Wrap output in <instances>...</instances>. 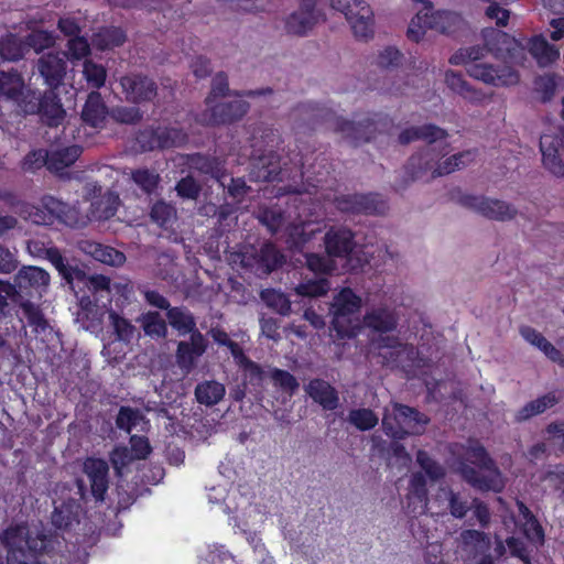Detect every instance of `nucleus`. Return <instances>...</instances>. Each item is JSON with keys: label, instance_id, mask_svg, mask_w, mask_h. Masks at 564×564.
Masks as SVG:
<instances>
[{"label": "nucleus", "instance_id": "nucleus-1", "mask_svg": "<svg viewBox=\"0 0 564 564\" xmlns=\"http://www.w3.org/2000/svg\"><path fill=\"white\" fill-rule=\"evenodd\" d=\"M296 110L307 116L313 127L326 124L328 129L343 134L354 147L370 142L378 132L387 131L392 120L383 113H371L362 120H347L324 105L317 102H304L297 106Z\"/></svg>", "mask_w": 564, "mask_h": 564}, {"label": "nucleus", "instance_id": "nucleus-2", "mask_svg": "<svg viewBox=\"0 0 564 564\" xmlns=\"http://www.w3.org/2000/svg\"><path fill=\"white\" fill-rule=\"evenodd\" d=\"M464 459L458 462L457 470L468 485L482 492L502 491V474L479 441L470 440L464 449Z\"/></svg>", "mask_w": 564, "mask_h": 564}, {"label": "nucleus", "instance_id": "nucleus-3", "mask_svg": "<svg viewBox=\"0 0 564 564\" xmlns=\"http://www.w3.org/2000/svg\"><path fill=\"white\" fill-rule=\"evenodd\" d=\"M487 47L474 45L456 51L451 57L452 65L467 64V74L485 84L492 86H510L519 82V74L509 66L495 67L491 64L479 63L487 53Z\"/></svg>", "mask_w": 564, "mask_h": 564}, {"label": "nucleus", "instance_id": "nucleus-4", "mask_svg": "<svg viewBox=\"0 0 564 564\" xmlns=\"http://www.w3.org/2000/svg\"><path fill=\"white\" fill-rule=\"evenodd\" d=\"M449 152V144L436 151L435 147H426L422 151L410 156L405 170L412 181L420 178L423 173L431 171L432 177H438L453 173L466 165V160H471V151L456 153L440 163V160Z\"/></svg>", "mask_w": 564, "mask_h": 564}, {"label": "nucleus", "instance_id": "nucleus-5", "mask_svg": "<svg viewBox=\"0 0 564 564\" xmlns=\"http://www.w3.org/2000/svg\"><path fill=\"white\" fill-rule=\"evenodd\" d=\"M361 307V299L350 289L344 288L329 307L332 315L330 326L339 339H350L358 335L359 326L355 315Z\"/></svg>", "mask_w": 564, "mask_h": 564}, {"label": "nucleus", "instance_id": "nucleus-6", "mask_svg": "<svg viewBox=\"0 0 564 564\" xmlns=\"http://www.w3.org/2000/svg\"><path fill=\"white\" fill-rule=\"evenodd\" d=\"M462 22V17L456 12L426 7L422 8L411 20L406 35L409 40L419 43L426 30L449 35L459 29Z\"/></svg>", "mask_w": 564, "mask_h": 564}, {"label": "nucleus", "instance_id": "nucleus-7", "mask_svg": "<svg viewBox=\"0 0 564 564\" xmlns=\"http://www.w3.org/2000/svg\"><path fill=\"white\" fill-rule=\"evenodd\" d=\"M430 422L419 410L405 404L394 403L392 412H384L382 429L387 436L403 440L410 434H420Z\"/></svg>", "mask_w": 564, "mask_h": 564}, {"label": "nucleus", "instance_id": "nucleus-8", "mask_svg": "<svg viewBox=\"0 0 564 564\" xmlns=\"http://www.w3.org/2000/svg\"><path fill=\"white\" fill-rule=\"evenodd\" d=\"M330 8L345 15L355 37L359 40H368L373 36V11L366 1L330 0Z\"/></svg>", "mask_w": 564, "mask_h": 564}, {"label": "nucleus", "instance_id": "nucleus-9", "mask_svg": "<svg viewBox=\"0 0 564 564\" xmlns=\"http://www.w3.org/2000/svg\"><path fill=\"white\" fill-rule=\"evenodd\" d=\"M135 141L141 151L151 152L180 147L187 141V134L175 127L147 126L138 131Z\"/></svg>", "mask_w": 564, "mask_h": 564}, {"label": "nucleus", "instance_id": "nucleus-10", "mask_svg": "<svg viewBox=\"0 0 564 564\" xmlns=\"http://www.w3.org/2000/svg\"><path fill=\"white\" fill-rule=\"evenodd\" d=\"M456 200L460 206L490 220L508 221L518 214L517 207L512 204L484 195L459 194Z\"/></svg>", "mask_w": 564, "mask_h": 564}, {"label": "nucleus", "instance_id": "nucleus-11", "mask_svg": "<svg viewBox=\"0 0 564 564\" xmlns=\"http://www.w3.org/2000/svg\"><path fill=\"white\" fill-rule=\"evenodd\" d=\"M23 101L24 111L40 115L41 120L48 127H58L65 118L66 111L55 89L50 88L40 97L35 93L29 94Z\"/></svg>", "mask_w": 564, "mask_h": 564}, {"label": "nucleus", "instance_id": "nucleus-12", "mask_svg": "<svg viewBox=\"0 0 564 564\" xmlns=\"http://www.w3.org/2000/svg\"><path fill=\"white\" fill-rule=\"evenodd\" d=\"M119 85L126 101L132 105L151 104L159 95L154 78L141 72H130L121 76Z\"/></svg>", "mask_w": 564, "mask_h": 564}, {"label": "nucleus", "instance_id": "nucleus-13", "mask_svg": "<svg viewBox=\"0 0 564 564\" xmlns=\"http://www.w3.org/2000/svg\"><path fill=\"white\" fill-rule=\"evenodd\" d=\"M333 205L339 213L348 215H379L387 207L378 193L335 195Z\"/></svg>", "mask_w": 564, "mask_h": 564}, {"label": "nucleus", "instance_id": "nucleus-14", "mask_svg": "<svg viewBox=\"0 0 564 564\" xmlns=\"http://www.w3.org/2000/svg\"><path fill=\"white\" fill-rule=\"evenodd\" d=\"M68 206L52 195L41 197L37 205L28 202L20 213V218L37 226H52L56 221H64Z\"/></svg>", "mask_w": 564, "mask_h": 564}, {"label": "nucleus", "instance_id": "nucleus-15", "mask_svg": "<svg viewBox=\"0 0 564 564\" xmlns=\"http://www.w3.org/2000/svg\"><path fill=\"white\" fill-rule=\"evenodd\" d=\"M247 101L238 99L210 105L199 116V122L206 126H226L239 121L248 112Z\"/></svg>", "mask_w": 564, "mask_h": 564}, {"label": "nucleus", "instance_id": "nucleus-16", "mask_svg": "<svg viewBox=\"0 0 564 564\" xmlns=\"http://www.w3.org/2000/svg\"><path fill=\"white\" fill-rule=\"evenodd\" d=\"M543 166L557 177L564 176V138L554 133H543L540 138Z\"/></svg>", "mask_w": 564, "mask_h": 564}, {"label": "nucleus", "instance_id": "nucleus-17", "mask_svg": "<svg viewBox=\"0 0 564 564\" xmlns=\"http://www.w3.org/2000/svg\"><path fill=\"white\" fill-rule=\"evenodd\" d=\"M207 347V339L202 333L189 336V340L178 341L175 351L177 367L184 373L192 372L196 368L198 359L206 352Z\"/></svg>", "mask_w": 564, "mask_h": 564}, {"label": "nucleus", "instance_id": "nucleus-18", "mask_svg": "<svg viewBox=\"0 0 564 564\" xmlns=\"http://www.w3.org/2000/svg\"><path fill=\"white\" fill-rule=\"evenodd\" d=\"M318 0H302L297 11L291 13L285 21L289 34L305 35L322 18L316 9Z\"/></svg>", "mask_w": 564, "mask_h": 564}, {"label": "nucleus", "instance_id": "nucleus-19", "mask_svg": "<svg viewBox=\"0 0 564 564\" xmlns=\"http://www.w3.org/2000/svg\"><path fill=\"white\" fill-rule=\"evenodd\" d=\"M39 74L44 83L52 89L58 88L66 75V54L59 52H47L36 63Z\"/></svg>", "mask_w": 564, "mask_h": 564}, {"label": "nucleus", "instance_id": "nucleus-20", "mask_svg": "<svg viewBox=\"0 0 564 564\" xmlns=\"http://www.w3.org/2000/svg\"><path fill=\"white\" fill-rule=\"evenodd\" d=\"M83 471L90 484V491L96 501L102 502L109 488V465L102 458L87 457Z\"/></svg>", "mask_w": 564, "mask_h": 564}, {"label": "nucleus", "instance_id": "nucleus-21", "mask_svg": "<svg viewBox=\"0 0 564 564\" xmlns=\"http://www.w3.org/2000/svg\"><path fill=\"white\" fill-rule=\"evenodd\" d=\"M109 119V108L101 94L93 90L87 95L82 108L80 120L84 126L94 129L96 132L106 128Z\"/></svg>", "mask_w": 564, "mask_h": 564}, {"label": "nucleus", "instance_id": "nucleus-22", "mask_svg": "<svg viewBox=\"0 0 564 564\" xmlns=\"http://www.w3.org/2000/svg\"><path fill=\"white\" fill-rule=\"evenodd\" d=\"M326 253L333 258H348L356 247L355 234L346 227H330L324 237Z\"/></svg>", "mask_w": 564, "mask_h": 564}, {"label": "nucleus", "instance_id": "nucleus-23", "mask_svg": "<svg viewBox=\"0 0 564 564\" xmlns=\"http://www.w3.org/2000/svg\"><path fill=\"white\" fill-rule=\"evenodd\" d=\"M250 178L256 182L282 181L280 155L270 150L251 161Z\"/></svg>", "mask_w": 564, "mask_h": 564}, {"label": "nucleus", "instance_id": "nucleus-24", "mask_svg": "<svg viewBox=\"0 0 564 564\" xmlns=\"http://www.w3.org/2000/svg\"><path fill=\"white\" fill-rule=\"evenodd\" d=\"M399 316L387 306L375 307L364 315V325L372 333L387 334L397 329Z\"/></svg>", "mask_w": 564, "mask_h": 564}, {"label": "nucleus", "instance_id": "nucleus-25", "mask_svg": "<svg viewBox=\"0 0 564 564\" xmlns=\"http://www.w3.org/2000/svg\"><path fill=\"white\" fill-rule=\"evenodd\" d=\"M305 391L324 410L334 411L339 405L337 390L324 379L314 378L310 380Z\"/></svg>", "mask_w": 564, "mask_h": 564}, {"label": "nucleus", "instance_id": "nucleus-26", "mask_svg": "<svg viewBox=\"0 0 564 564\" xmlns=\"http://www.w3.org/2000/svg\"><path fill=\"white\" fill-rule=\"evenodd\" d=\"M447 137L448 133L445 129L433 123H426L402 130L399 134V142L401 144H409L416 140H423L427 142V147H433L435 142L443 141Z\"/></svg>", "mask_w": 564, "mask_h": 564}, {"label": "nucleus", "instance_id": "nucleus-27", "mask_svg": "<svg viewBox=\"0 0 564 564\" xmlns=\"http://www.w3.org/2000/svg\"><path fill=\"white\" fill-rule=\"evenodd\" d=\"M186 164L191 170L219 181L225 175V161L210 154L199 152L186 155Z\"/></svg>", "mask_w": 564, "mask_h": 564}, {"label": "nucleus", "instance_id": "nucleus-28", "mask_svg": "<svg viewBox=\"0 0 564 564\" xmlns=\"http://www.w3.org/2000/svg\"><path fill=\"white\" fill-rule=\"evenodd\" d=\"M528 51L540 67H547L560 57L558 48L550 44L543 35H534L529 40Z\"/></svg>", "mask_w": 564, "mask_h": 564}, {"label": "nucleus", "instance_id": "nucleus-29", "mask_svg": "<svg viewBox=\"0 0 564 564\" xmlns=\"http://www.w3.org/2000/svg\"><path fill=\"white\" fill-rule=\"evenodd\" d=\"M226 388L216 380H205L196 384L195 399L199 404L213 406L218 404L225 397Z\"/></svg>", "mask_w": 564, "mask_h": 564}, {"label": "nucleus", "instance_id": "nucleus-30", "mask_svg": "<svg viewBox=\"0 0 564 564\" xmlns=\"http://www.w3.org/2000/svg\"><path fill=\"white\" fill-rule=\"evenodd\" d=\"M445 83L451 90L471 102H480L485 97L480 90L470 86L458 72L448 69L445 73Z\"/></svg>", "mask_w": 564, "mask_h": 564}, {"label": "nucleus", "instance_id": "nucleus-31", "mask_svg": "<svg viewBox=\"0 0 564 564\" xmlns=\"http://www.w3.org/2000/svg\"><path fill=\"white\" fill-rule=\"evenodd\" d=\"M558 401L560 399L556 397L555 392L545 393L535 400L525 403L521 409H519L516 413V421H528L531 417L541 414L545 410L554 406L558 403Z\"/></svg>", "mask_w": 564, "mask_h": 564}, {"label": "nucleus", "instance_id": "nucleus-32", "mask_svg": "<svg viewBox=\"0 0 564 564\" xmlns=\"http://www.w3.org/2000/svg\"><path fill=\"white\" fill-rule=\"evenodd\" d=\"M169 324L177 330L180 335H194L200 333L196 326L194 315L183 307H172L166 312Z\"/></svg>", "mask_w": 564, "mask_h": 564}, {"label": "nucleus", "instance_id": "nucleus-33", "mask_svg": "<svg viewBox=\"0 0 564 564\" xmlns=\"http://www.w3.org/2000/svg\"><path fill=\"white\" fill-rule=\"evenodd\" d=\"M119 204V195L108 191L91 202L90 214L96 220H108L116 215Z\"/></svg>", "mask_w": 564, "mask_h": 564}, {"label": "nucleus", "instance_id": "nucleus-34", "mask_svg": "<svg viewBox=\"0 0 564 564\" xmlns=\"http://www.w3.org/2000/svg\"><path fill=\"white\" fill-rule=\"evenodd\" d=\"M23 88L24 80L18 70H0V97L20 101L23 96Z\"/></svg>", "mask_w": 564, "mask_h": 564}, {"label": "nucleus", "instance_id": "nucleus-35", "mask_svg": "<svg viewBox=\"0 0 564 564\" xmlns=\"http://www.w3.org/2000/svg\"><path fill=\"white\" fill-rule=\"evenodd\" d=\"M83 153V147L73 144L50 153L48 171L59 172L66 167L73 165L80 154Z\"/></svg>", "mask_w": 564, "mask_h": 564}, {"label": "nucleus", "instance_id": "nucleus-36", "mask_svg": "<svg viewBox=\"0 0 564 564\" xmlns=\"http://www.w3.org/2000/svg\"><path fill=\"white\" fill-rule=\"evenodd\" d=\"M45 259L52 263V265L57 270L58 274L65 280L67 283H73L75 278H79L82 275V271L74 265H70L67 260L63 257L62 252L56 247L46 248Z\"/></svg>", "mask_w": 564, "mask_h": 564}, {"label": "nucleus", "instance_id": "nucleus-37", "mask_svg": "<svg viewBox=\"0 0 564 564\" xmlns=\"http://www.w3.org/2000/svg\"><path fill=\"white\" fill-rule=\"evenodd\" d=\"M84 250L95 260L109 265H120L126 260L123 252L98 242H86Z\"/></svg>", "mask_w": 564, "mask_h": 564}, {"label": "nucleus", "instance_id": "nucleus-38", "mask_svg": "<svg viewBox=\"0 0 564 564\" xmlns=\"http://www.w3.org/2000/svg\"><path fill=\"white\" fill-rule=\"evenodd\" d=\"M138 321L145 336L152 339H163L167 336V324L158 311L143 313Z\"/></svg>", "mask_w": 564, "mask_h": 564}, {"label": "nucleus", "instance_id": "nucleus-39", "mask_svg": "<svg viewBox=\"0 0 564 564\" xmlns=\"http://www.w3.org/2000/svg\"><path fill=\"white\" fill-rule=\"evenodd\" d=\"M315 229L307 221L290 224L286 227V243L291 249L302 250V248L312 239Z\"/></svg>", "mask_w": 564, "mask_h": 564}, {"label": "nucleus", "instance_id": "nucleus-40", "mask_svg": "<svg viewBox=\"0 0 564 564\" xmlns=\"http://www.w3.org/2000/svg\"><path fill=\"white\" fill-rule=\"evenodd\" d=\"M15 282L20 289L47 286L50 274L37 267H24L18 272Z\"/></svg>", "mask_w": 564, "mask_h": 564}, {"label": "nucleus", "instance_id": "nucleus-41", "mask_svg": "<svg viewBox=\"0 0 564 564\" xmlns=\"http://www.w3.org/2000/svg\"><path fill=\"white\" fill-rule=\"evenodd\" d=\"M52 524L57 529H68L78 522V506L74 501L62 502L52 512Z\"/></svg>", "mask_w": 564, "mask_h": 564}, {"label": "nucleus", "instance_id": "nucleus-42", "mask_svg": "<svg viewBox=\"0 0 564 564\" xmlns=\"http://www.w3.org/2000/svg\"><path fill=\"white\" fill-rule=\"evenodd\" d=\"M25 45L23 41L13 33H8L0 39V56L4 61L17 62L23 58Z\"/></svg>", "mask_w": 564, "mask_h": 564}, {"label": "nucleus", "instance_id": "nucleus-43", "mask_svg": "<svg viewBox=\"0 0 564 564\" xmlns=\"http://www.w3.org/2000/svg\"><path fill=\"white\" fill-rule=\"evenodd\" d=\"M408 505L417 503L422 511L427 506V487L426 479L423 474L415 473L410 479L409 494L406 496Z\"/></svg>", "mask_w": 564, "mask_h": 564}, {"label": "nucleus", "instance_id": "nucleus-44", "mask_svg": "<svg viewBox=\"0 0 564 564\" xmlns=\"http://www.w3.org/2000/svg\"><path fill=\"white\" fill-rule=\"evenodd\" d=\"M150 218L161 228L167 229L176 220V208L170 203L158 200L151 207Z\"/></svg>", "mask_w": 564, "mask_h": 564}, {"label": "nucleus", "instance_id": "nucleus-45", "mask_svg": "<svg viewBox=\"0 0 564 564\" xmlns=\"http://www.w3.org/2000/svg\"><path fill=\"white\" fill-rule=\"evenodd\" d=\"M332 258L333 257H329L327 253H306V268L314 274L322 275L321 278H326L327 275L333 274L336 270V263Z\"/></svg>", "mask_w": 564, "mask_h": 564}, {"label": "nucleus", "instance_id": "nucleus-46", "mask_svg": "<svg viewBox=\"0 0 564 564\" xmlns=\"http://www.w3.org/2000/svg\"><path fill=\"white\" fill-rule=\"evenodd\" d=\"M259 262L265 269V272L270 273L281 268L285 258L272 242H265L260 248Z\"/></svg>", "mask_w": 564, "mask_h": 564}, {"label": "nucleus", "instance_id": "nucleus-47", "mask_svg": "<svg viewBox=\"0 0 564 564\" xmlns=\"http://www.w3.org/2000/svg\"><path fill=\"white\" fill-rule=\"evenodd\" d=\"M348 421L357 430L365 432L372 430L379 422L378 416L371 409H352L349 411Z\"/></svg>", "mask_w": 564, "mask_h": 564}, {"label": "nucleus", "instance_id": "nucleus-48", "mask_svg": "<svg viewBox=\"0 0 564 564\" xmlns=\"http://www.w3.org/2000/svg\"><path fill=\"white\" fill-rule=\"evenodd\" d=\"M126 40V32L119 26L106 28L97 35V44L100 50L119 47Z\"/></svg>", "mask_w": 564, "mask_h": 564}, {"label": "nucleus", "instance_id": "nucleus-49", "mask_svg": "<svg viewBox=\"0 0 564 564\" xmlns=\"http://www.w3.org/2000/svg\"><path fill=\"white\" fill-rule=\"evenodd\" d=\"M109 319L118 340L128 344L133 339L135 327L129 319L120 316L117 312L113 311L109 313Z\"/></svg>", "mask_w": 564, "mask_h": 564}, {"label": "nucleus", "instance_id": "nucleus-50", "mask_svg": "<svg viewBox=\"0 0 564 564\" xmlns=\"http://www.w3.org/2000/svg\"><path fill=\"white\" fill-rule=\"evenodd\" d=\"M109 118L121 124H137L143 118V113L137 107L117 106L109 109Z\"/></svg>", "mask_w": 564, "mask_h": 564}, {"label": "nucleus", "instance_id": "nucleus-51", "mask_svg": "<svg viewBox=\"0 0 564 564\" xmlns=\"http://www.w3.org/2000/svg\"><path fill=\"white\" fill-rule=\"evenodd\" d=\"M491 33L492 37L487 42L489 50L495 51L496 54H511V51L517 46L516 39L507 32L500 30H492Z\"/></svg>", "mask_w": 564, "mask_h": 564}, {"label": "nucleus", "instance_id": "nucleus-52", "mask_svg": "<svg viewBox=\"0 0 564 564\" xmlns=\"http://www.w3.org/2000/svg\"><path fill=\"white\" fill-rule=\"evenodd\" d=\"M50 153L44 149L30 151L21 162V170L23 172L34 173L43 166L48 169Z\"/></svg>", "mask_w": 564, "mask_h": 564}, {"label": "nucleus", "instance_id": "nucleus-53", "mask_svg": "<svg viewBox=\"0 0 564 564\" xmlns=\"http://www.w3.org/2000/svg\"><path fill=\"white\" fill-rule=\"evenodd\" d=\"M131 177L133 182L148 194L153 193L160 182V175L145 167L132 171Z\"/></svg>", "mask_w": 564, "mask_h": 564}, {"label": "nucleus", "instance_id": "nucleus-54", "mask_svg": "<svg viewBox=\"0 0 564 564\" xmlns=\"http://www.w3.org/2000/svg\"><path fill=\"white\" fill-rule=\"evenodd\" d=\"M296 293L302 296L316 297L325 295L329 290V281L327 278H317L301 282L296 286Z\"/></svg>", "mask_w": 564, "mask_h": 564}, {"label": "nucleus", "instance_id": "nucleus-55", "mask_svg": "<svg viewBox=\"0 0 564 564\" xmlns=\"http://www.w3.org/2000/svg\"><path fill=\"white\" fill-rule=\"evenodd\" d=\"M24 545L36 556L48 553L53 549V540L42 532L33 535L30 531L25 536Z\"/></svg>", "mask_w": 564, "mask_h": 564}, {"label": "nucleus", "instance_id": "nucleus-56", "mask_svg": "<svg viewBox=\"0 0 564 564\" xmlns=\"http://www.w3.org/2000/svg\"><path fill=\"white\" fill-rule=\"evenodd\" d=\"M83 73L87 83L96 89L101 88L106 83L107 70L100 64L87 59L84 63Z\"/></svg>", "mask_w": 564, "mask_h": 564}, {"label": "nucleus", "instance_id": "nucleus-57", "mask_svg": "<svg viewBox=\"0 0 564 564\" xmlns=\"http://www.w3.org/2000/svg\"><path fill=\"white\" fill-rule=\"evenodd\" d=\"M21 310L28 324L35 328V330H45L47 322L41 308L30 301L21 303Z\"/></svg>", "mask_w": 564, "mask_h": 564}, {"label": "nucleus", "instance_id": "nucleus-58", "mask_svg": "<svg viewBox=\"0 0 564 564\" xmlns=\"http://www.w3.org/2000/svg\"><path fill=\"white\" fill-rule=\"evenodd\" d=\"M416 462L432 480H440L445 476L443 467L435 462L427 452L419 449Z\"/></svg>", "mask_w": 564, "mask_h": 564}, {"label": "nucleus", "instance_id": "nucleus-59", "mask_svg": "<svg viewBox=\"0 0 564 564\" xmlns=\"http://www.w3.org/2000/svg\"><path fill=\"white\" fill-rule=\"evenodd\" d=\"M141 413L138 409L130 406H121L116 417V426L127 433H131L132 429L138 425Z\"/></svg>", "mask_w": 564, "mask_h": 564}, {"label": "nucleus", "instance_id": "nucleus-60", "mask_svg": "<svg viewBox=\"0 0 564 564\" xmlns=\"http://www.w3.org/2000/svg\"><path fill=\"white\" fill-rule=\"evenodd\" d=\"M0 202L11 212L20 217L24 207H28V200L13 188L0 186Z\"/></svg>", "mask_w": 564, "mask_h": 564}, {"label": "nucleus", "instance_id": "nucleus-61", "mask_svg": "<svg viewBox=\"0 0 564 564\" xmlns=\"http://www.w3.org/2000/svg\"><path fill=\"white\" fill-rule=\"evenodd\" d=\"M521 336L532 346L540 349L545 356L547 352H553L554 345L550 343L540 332L531 326H522L520 328Z\"/></svg>", "mask_w": 564, "mask_h": 564}, {"label": "nucleus", "instance_id": "nucleus-62", "mask_svg": "<svg viewBox=\"0 0 564 564\" xmlns=\"http://www.w3.org/2000/svg\"><path fill=\"white\" fill-rule=\"evenodd\" d=\"M259 220L274 235L279 232L284 224V213L281 208H264L260 212Z\"/></svg>", "mask_w": 564, "mask_h": 564}, {"label": "nucleus", "instance_id": "nucleus-63", "mask_svg": "<svg viewBox=\"0 0 564 564\" xmlns=\"http://www.w3.org/2000/svg\"><path fill=\"white\" fill-rule=\"evenodd\" d=\"M262 299L268 306L274 308L280 315L284 316L291 312V302L281 292L267 290L262 292Z\"/></svg>", "mask_w": 564, "mask_h": 564}, {"label": "nucleus", "instance_id": "nucleus-64", "mask_svg": "<svg viewBox=\"0 0 564 564\" xmlns=\"http://www.w3.org/2000/svg\"><path fill=\"white\" fill-rule=\"evenodd\" d=\"M271 379L275 387L290 394H293L300 386L296 378L291 372L279 368H274L271 371Z\"/></svg>", "mask_w": 564, "mask_h": 564}]
</instances>
